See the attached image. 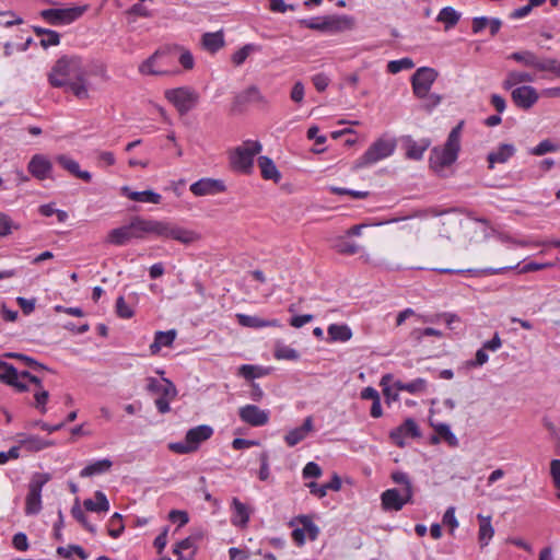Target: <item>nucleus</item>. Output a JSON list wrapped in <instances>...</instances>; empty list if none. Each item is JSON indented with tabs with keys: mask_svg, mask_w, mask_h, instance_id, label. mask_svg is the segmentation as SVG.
Wrapping results in <instances>:
<instances>
[{
	"mask_svg": "<svg viewBox=\"0 0 560 560\" xmlns=\"http://www.w3.org/2000/svg\"><path fill=\"white\" fill-rule=\"evenodd\" d=\"M258 50H260L259 46H257L255 44H246L232 55L231 60L235 66L238 67L245 62V60L252 52H255Z\"/></svg>",
	"mask_w": 560,
	"mask_h": 560,
	"instance_id": "nucleus-48",
	"label": "nucleus"
},
{
	"mask_svg": "<svg viewBox=\"0 0 560 560\" xmlns=\"http://www.w3.org/2000/svg\"><path fill=\"white\" fill-rule=\"evenodd\" d=\"M464 121H459L448 133L445 144L432 149L430 154V167L440 176H444L446 167L451 166L458 158L460 150V133Z\"/></svg>",
	"mask_w": 560,
	"mask_h": 560,
	"instance_id": "nucleus-1",
	"label": "nucleus"
},
{
	"mask_svg": "<svg viewBox=\"0 0 560 560\" xmlns=\"http://www.w3.org/2000/svg\"><path fill=\"white\" fill-rule=\"evenodd\" d=\"M202 538V533L197 532L195 534H191L187 538L180 540L176 544V546L173 549V552L180 557L185 558H191L195 553V550L197 548V541H199Z\"/></svg>",
	"mask_w": 560,
	"mask_h": 560,
	"instance_id": "nucleus-22",
	"label": "nucleus"
},
{
	"mask_svg": "<svg viewBox=\"0 0 560 560\" xmlns=\"http://www.w3.org/2000/svg\"><path fill=\"white\" fill-rule=\"evenodd\" d=\"M122 516L119 513H114L109 520L108 535L112 538H118L124 532Z\"/></svg>",
	"mask_w": 560,
	"mask_h": 560,
	"instance_id": "nucleus-56",
	"label": "nucleus"
},
{
	"mask_svg": "<svg viewBox=\"0 0 560 560\" xmlns=\"http://www.w3.org/2000/svg\"><path fill=\"white\" fill-rule=\"evenodd\" d=\"M189 189L195 196L199 197L223 192L226 190V186L221 179L205 177L192 183Z\"/></svg>",
	"mask_w": 560,
	"mask_h": 560,
	"instance_id": "nucleus-17",
	"label": "nucleus"
},
{
	"mask_svg": "<svg viewBox=\"0 0 560 560\" xmlns=\"http://www.w3.org/2000/svg\"><path fill=\"white\" fill-rule=\"evenodd\" d=\"M236 102L238 104L250 103V102H265V97L260 93L259 89L256 85L248 86L245 91H243L240 95L236 96Z\"/></svg>",
	"mask_w": 560,
	"mask_h": 560,
	"instance_id": "nucleus-46",
	"label": "nucleus"
},
{
	"mask_svg": "<svg viewBox=\"0 0 560 560\" xmlns=\"http://www.w3.org/2000/svg\"><path fill=\"white\" fill-rule=\"evenodd\" d=\"M559 145L553 143L551 140L546 139L539 142L535 148L530 149V154L540 156L549 152H556L559 150Z\"/></svg>",
	"mask_w": 560,
	"mask_h": 560,
	"instance_id": "nucleus-57",
	"label": "nucleus"
},
{
	"mask_svg": "<svg viewBox=\"0 0 560 560\" xmlns=\"http://www.w3.org/2000/svg\"><path fill=\"white\" fill-rule=\"evenodd\" d=\"M313 418L306 417L301 427L294 428L285 434V443L290 447L295 446L301 441H303L308 435L310 432L313 431Z\"/></svg>",
	"mask_w": 560,
	"mask_h": 560,
	"instance_id": "nucleus-20",
	"label": "nucleus"
},
{
	"mask_svg": "<svg viewBox=\"0 0 560 560\" xmlns=\"http://www.w3.org/2000/svg\"><path fill=\"white\" fill-rule=\"evenodd\" d=\"M177 336L175 329L167 331H156L154 341L150 345V351L152 354H156L162 347H171Z\"/></svg>",
	"mask_w": 560,
	"mask_h": 560,
	"instance_id": "nucleus-33",
	"label": "nucleus"
},
{
	"mask_svg": "<svg viewBox=\"0 0 560 560\" xmlns=\"http://www.w3.org/2000/svg\"><path fill=\"white\" fill-rule=\"evenodd\" d=\"M50 480L49 474L36 472L28 483V493L25 498V514L36 515L42 510V489Z\"/></svg>",
	"mask_w": 560,
	"mask_h": 560,
	"instance_id": "nucleus-10",
	"label": "nucleus"
},
{
	"mask_svg": "<svg viewBox=\"0 0 560 560\" xmlns=\"http://www.w3.org/2000/svg\"><path fill=\"white\" fill-rule=\"evenodd\" d=\"M240 419L252 425L262 427L269 421V411L262 410L256 405H245L238 409Z\"/></svg>",
	"mask_w": 560,
	"mask_h": 560,
	"instance_id": "nucleus-16",
	"label": "nucleus"
},
{
	"mask_svg": "<svg viewBox=\"0 0 560 560\" xmlns=\"http://www.w3.org/2000/svg\"><path fill=\"white\" fill-rule=\"evenodd\" d=\"M275 357L278 360L296 361V360H299L300 354H299V352L295 349H293V348H291L289 346L279 345V346L276 347Z\"/></svg>",
	"mask_w": 560,
	"mask_h": 560,
	"instance_id": "nucleus-55",
	"label": "nucleus"
},
{
	"mask_svg": "<svg viewBox=\"0 0 560 560\" xmlns=\"http://www.w3.org/2000/svg\"><path fill=\"white\" fill-rule=\"evenodd\" d=\"M121 192L124 196L129 198L130 200L138 202H148L158 205L161 202L162 196L153 190H144V191H132L128 186H124L121 188Z\"/></svg>",
	"mask_w": 560,
	"mask_h": 560,
	"instance_id": "nucleus-27",
	"label": "nucleus"
},
{
	"mask_svg": "<svg viewBox=\"0 0 560 560\" xmlns=\"http://www.w3.org/2000/svg\"><path fill=\"white\" fill-rule=\"evenodd\" d=\"M89 9V5H77L65 9H46L40 16L51 25H67L80 19Z\"/></svg>",
	"mask_w": 560,
	"mask_h": 560,
	"instance_id": "nucleus-12",
	"label": "nucleus"
},
{
	"mask_svg": "<svg viewBox=\"0 0 560 560\" xmlns=\"http://www.w3.org/2000/svg\"><path fill=\"white\" fill-rule=\"evenodd\" d=\"M511 60L522 65L525 68L537 72H552L556 58L540 57L536 52L527 49L514 51L508 57Z\"/></svg>",
	"mask_w": 560,
	"mask_h": 560,
	"instance_id": "nucleus-11",
	"label": "nucleus"
},
{
	"mask_svg": "<svg viewBox=\"0 0 560 560\" xmlns=\"http://www.w3.org/2000/svg\"><path fill=\"white\" fill-rule=\"evenodd\" d=\"M234 508V514L232 517V523L238 527H245L250 517L249 509L246 504L241 502L237 498H234L232 501Z\"/></svg>",
	"mask_w": 560,
	"mask_h": 560,
	"instance_id": "nucleus-34",
	"label": "nucleus"
},
{
	"mask_svg": "<svg viewBox=\"0 0 560 560\" xmlns=\"http://www.w3.org/2000/svg\"><path fill=\"white\" fill-rule=\"evenodd\" d=\"M224 34L222 31L205 33L201 36V46L207 51L214 54L224 46Z\"/></svg>",
	"mask_w": 560,
	"mask_h": 560,
	"instance_id": "nucleus-30",
	"label": "nucleus"
},
{
	"mask_svg": "<svg viewBox=\"0 0 560 560\" xmlns=\"http://www.w3.org/2000/svg\"><path fill=\"white\" fill-rule=\"evenodd\" d=\"M28 173L38 180L51 178L52 164L44 154H35L27 164Z\"/></svg>",
	"mask_w": 560,
	"mask_h": 560,
	"instance_id": "nucleus-18",
	"label": "nucleus"
},
{
	"mask_svg": "<svg viewBox=\"0 0 560 560\" xmlns=\"http://www.w3.org/2000/svg\"><path fill=\"white\" fill-rule=\"evenodd\" d=\"M299 23L310 30L323 33H338L352 27L351 18L346 15H324L300 20Z\"/></svg>",
	"mask_w": 560,
	"mask_h": 560,
	"instance_id": "nucleus-7",
	"label": "nucleus"
},
{
	"mask_svg": "<svg viewBox=\"0 0 560 560\" xmlns=\"http://www.w3.org/2000/svg\"><path fill=\"white\" fill-rule=\"evenodd\" d=\"M438 78V72L433 68H419L411 78L412 91L418 98H424L431 90L432 84Z\"/></svg>",
	"mask_w": 560,
	"mask_h": 560,
	"instance_id": "nucleus-14",
	"label": "nucleus"
},
{
	"mask_svg": "<svg viewBox=\"0 0 560 560\" xmlns=\"http://www.w3.org/2000/svg\"><path fill=\"white\" fill-rule=\"evenodd\" d=\"M116 313L121 318H131L133 316V311L126 303L124 296H119L116 301Z\"/></svg>",
	"mask_w": 560,
	"mask_h": 560,
	"instance_id": "nucleus-63",
	"label": "nucleus"
},
{
	"mask_svg": "<svg viewBox=\"0 0 560 560\" xmlns=\"http://www.w3.org/2000/svg\"><path fill=\"white\" fill-rule=\"evenodd\" d=\"M56 162L62 168L68 171L70 174H72L73 176H75L86 183L91 182V179H92L91 173L88 171H81L79 163L75 160L71 159L70 156L60 154V155L56 156Z\"/></svg>",
	"mask_w": 560,
	"mask_h": 560,
	"instance_id": "nucleus-23",
	"label": "nucleus"
},
{
	"mask_svg": "<svg viewBox=\"0 0 560 560\" xmlns=\"http://www.w3.org/2000/svg\"><path fill=\"white\" fill-rule=\"evenodd\" d=\"M415 67V62L411 58H401L399 60H392L387 65V71L389 73L396 74L402 70H409Z\"/></svg>",
	"mask_w": 560,
	"mask_h": 560,
	"instance_id": "nucleus-52",
	"label": "nucleus"
},
{
	"mask_svg": "<svg viewBox=\"0 0 560 560\" xmlns=\"http://www.w3.org/2000/svg\"><path fill=\"white\" fill-rule=\"evenodd\" d=\"M238 374L246 380H254L266 374V370L261 366L243 364L238 369Z\"/></svg>",
	"mask_w": 560,
	"mask_h": 560,
	"instance_id": "nucleus-53",
	"label": "nucleus"
},
{
	"mask_svg": "<svg viewBox=\"0 0 560 560\" xmlns=\"http://www.w3.org/2000/svg\"><path fill=\"white\" fill-rule=\"evenodd\" d=\"M20 225L15 223L7 213L0 212V237H5L13 230H19Z\"/></svg>",
	"mask_w": 560,
	"mask_h": 560,
	"instance_id": "nucleus-54",
	"label": "nucleus"
},
{
	"mask_svg": "<svg viewBox=\"0 0 560 560\" xmlns=\"http://www.w3.org/2000/svg\"><path fill=\"white\" fill-rule=\"evenodd\" d=\"M477 520L479 522L478 540L481 547H486L494 535L491 516L478 514Z\"/></svg>",
	"mask_w": 560,
	"mask_h": 560,
	"instance_id": "nucleus-31",
	"label": "nucleus"
},
{
	"mask_svg": "<svg viewBox=\"0 0 560 560\" xmlns=\"http://www.w3.org/2000/svg\"><path fill=\"white\" fill-rule=\"evenodd\" d=\"M164 96L176 107L180 115L190 112L199 102L198 92L190 86L166 90Z\"/></svg>",
	"mask_w": 560,
	"mask_h": 560,
	"instance_id": "nucleus-9",
	"label": "nucleus"
},
{
	"mask_svg": "<svg viewBox=\"0 0 560 560\" xmlns=\"http://www.w3.org/2000/svg\"><path fill=\"white\" fill-rule=\"evenodd\" d=\"M5 357L20 360L21 362H23L24 365L28 366L30 369H32L33 371H35L37 373L49 371V369L47 366H45L44 364L37 362L35 359H33L28 355H25L23 353L10 352V353H7Z\"/></svg>",
	"mask_w": 560,
	"mask_h": 560,
	"instance_id": "nucleus-47",
	"label": "nucleus"
},
{
	"mask_svg": "<svg viewBox=\"0 0 560 560\" xmlns=\"http://www.w3.org/2000/svg\"><path fill=\"white\" fill-rule=\"evenodd\" d=\"M404 145L406 148L407 159L419 161L423 158V153L429 148L430 140L421 139L420 141H416L410 136H407L404 138Z\"/></svg>",
	"mask_w": 560,
	"mask_h": 560,
	"instance_id": "nucleus-21",
	"label": "nucleus"
},
{
	"mask_svg": "<svg viewBox=\"0 0 560 560\" xmlns=\"http://www.w3.org/2000/svg\"><path fill=\"white\" fill-rule=\"evenodd\" d=\"M95 501L86 499L83 502L84 508L90 512H107L109 510V502L102 491H96Z\"/></svg>",
	"mask_w": 560,
	"mask_h": 560,
	"instance_id": "nucleus-40",
	"label": "nucleus"
},
{
	"mask_svg": "<svg viewBox=\"0 0 560 560\" xmlns=\"http://www.w3.org/2000/svg\"><path fill=\"white\" fill-rule=\"evenodd\" d=\"M520 264H516L515 266H506V267H500V268H485V269H450V268H442L438 271L441 273H471V275H483V276H493V275H502L508 270L516 269L518 268Z\"/></svg>",
	"mask_w": 560,
	"mask_h": 560,
	"instance_id": "nucleus-28",
	"label": "nucleus"
},
{
	"mask_svg": "<svg viewBox=\"0 0 560 560\" xmlns=\"http://www.w3.org/2000/svg\"><path fill=\"white\" fill-rule=\"evenodd\" d=\"M154 233V219H143L135 217L129 224L112 230L107 235V242L121 246L131 238H143L148 234Z\"/></svg>",
	"mask_w": 560,
	"mask_h": 560,
	"instance_id": "nucleus-4",
	"label": "nucleus"
},
{
	"mask_svg": "<svg viewBox=\"0 0 560 560\" xmlns=\"http://www.w3.org/2000/svg\"><path fill=\"white\" fill-rule=\"evenodd\" d=\"M174 49L179 52L178 62L183 66V68L186 70H191L195 66L192 54L188 49L180 46H176Z\"/></svg>",
	"mask_w": 560,
	"mask_h": 560,
	"instance_id": "nucleus-58",
	"label": "nucleus"
},
{
	"mask_svg": "<svg viewBox=\"0 0 560 560\" xmlns=\"http://www.w3.org/2000/svg\"><path fill=\"white\" fill-rule=\"evenodd\" d=\"M81 75H88L83 61L79 56H62L51 68L48 74V81L54 88H63L70 81Z\"/></svg>",
	"mask_w": 560,
	"mask_h": 560,
	"instance_id": "nucleus-3",
	"label": "nucleus"
},
{
	"mask_svg": "<svg viewBox=\"0 0 560 560\" xmlns=\"http://www.w3.org/2000/svg\"><path fill=\"white\" fill-rule=\"evenodd\" d=\"M33 30L37 36H43L40 39V45L44 48L59 45L60 34L58 32L39 26H34Z\"/></svg>",
	"mask_w": 560,
	"mask_h": 560,
	"instance_id": "nucleus-42",
	"label": "nucleus"
},
{
	"mask_svg": "<svg viewBox=\"0 0 560 560\" xmlns=\"http://www.w3.org/2000/svg\"><path fill=\"white\" fill-rule=\"evenodd\" d=\"M65 88L80 100H86L90 96L88 75H81L80 78L70 81Z\"/></svg>",
	"mask_w": 560,
	"mask_h": 560,
	"instance_id": "nucleus-39",
	"label": "nucleus"
},
{
	"mask_svg": "<svg viewBox=\"0 0 560 560\" xmlns=\"http://www.w3.org/2000/svg\"><path fill=\"white\" fill-rule=\"evenodd\" d=\"M153 235L190 245L200 240V234L166 220H154Z\"/></svg>",
	"mask_w": 560,
	"mask_h": 560,
	"instance_id": "nucleus-6",
	"label": "nucleus"
},
{
	"mask_svg": "<svg viewBox=\"0 0 560 560\" xmlns=\"http://www.w3.org/2000/svg\"><path fill=\"white\" fill-rule=\"evenodd\" d=\"M427 385H428L427 380H424L422 377H418L409 383H405L402 381L394 382V387L397 390L408 392L410 394H420V393L425 392Z\"/></svg>",
	"mask_w": 560,
	"mask_h": 560,
	"instance_id": "nucleus-38",
	"label": "nucleus"
},
{
	"mask_svg": "<svg viewBox=\"0 0 560 560\" xmlns=\"http://www.w3.org/2000/svg\"><path fill=\"white\" fill-rule=\"evenodd\" d=\"M459 19L460 13L452 7L443 8L436 16V21L443 23L446 31L454 27L458 23Z\"/></svg>",
	"mask_w": 560,
	"mask_h": 560,
	"instance_id": "nucleus-44",
	"label": "nucleus"
},
{
	"mask_svg": "<svg viewBox=\"0 0 560 560\" xmlns=\"http://www.w3.org/2000/svg\"><path fill=\"white\" fill-rule=\"evenodd\" d=\"M392 441L402 447L405 445L404 439L406 436L418 438L420 436V430L416 421L408 418L399 427L394 429L389 434Z\"/></svg>",
	"mask_w": 560,
	"mask_h": 560,
	"instance_id": "nucleus-19",
	"label": "nucleus"
},
{
	"mask_svg": "<svg viewBox=\"0 0 560 560\" xmlns=\"http://www.w3.org/2000/svg\"><path fill=\"white\" fill-rule=\"evenodd\" d=\"M112 465H113L112 460L107 459V458L96 460V462L88 465L86 467H84L80 471V477L86 478V477H92L94 475L103 474V472L109 470Z\"/></svg>",
	"mask_w": 560,
	"mask_h": 560,
	"instance_id": "nucleus-41",
	"label": "nucleus"
},
{
	"mask_svg": "<svg viewBox=\"0 0 560 560\" xmlns=\"http://www.w3.org/2000/svg\"><path fill=\"white\" fill-rule=\"evenodd\" d=\"M71 514L78 522H80L84 526V528L86 530H89L92 534L96 533V527L94 525H92L91 523H89L84 512L82 511V509L79 504L78 499L75 500V503L71 509Z\"/></svg>",
	"mask_w": 560,
	"mask_h": 560,
	"instance_id": "nucleus-51",
	"label": "nucleus"
},
{
	"mask_svg": "<svg viewBox=\"0 0 560 560\" xmlns=\"http://www.w3.org/2000/svg\"><path fill=\"white\" fill-rule=\"evenodd\" d=\"M329 341L331 342H346L351 339L352 330L346 324H331L327 328Z\"/></svg>",
	"mask_w": 560,
	"mask_h": 560,
	"instance_id": "nucleus-35",
	"label": "nucleus"
},
{
	"mask_svg": "<svg viewBox=\"0 0 560 560\" xmlns=\"http://www.w3.org/2000/svg\"><path fill=\"white\" fill-rule=\"evenodd\" d=\"M212 434L213 429L210 425L201 424L188 430L185 438L196 452L200 443L210 439Z\"/></svg>",
	"mask_w": 560,
	"mask_h": 560,
	"instance_id": "nucleus-24",
	"label": "nucleus"
},
{
	"mask_svg": "<svg viewBox=\"0 0 560 560\" xmlns=\"http://www.w3.org/2000/svg\"><path fill=\"white\" fill-rule=\"evenodd\" d=\"M262 150L259 141L246 140L236 147L230 154L232 167L241 173L250 174L254 165V158Z\"/></svg>",
	"mask_w": 560,
	"mask_h": 560,
	"instance_id": "nucleus-5",
	"label": "nucleus"
},
{
	"mask_svg": "<svg viewBox=\"0 0 560 560\" xmlns=\"http://www.w3.org/2000/svg\"><path fill=\"white\" fill-rule=\"evenodd\" d=\"M0 381L7 385L14 387L18 392L24 393L30 390V385L25 380H30L33 375L28 371L19 372L11 363L0 361Z\"/></svg>",
	"mask_w": 560,
	"mask_h": 560,
	"instance_id": "nucleus-13",
	"label": "nucleus"
},
{
	"mask_svg": "<svg viewBox=\"0 0 560 560\" xmlns=\"http://www.w3.org/2000/svg\"><path fill=\"white\" fill-rule=\"evenodd\" d=\"M303 528L305 529V535L308 536L311 540H315L319 534L318 527L308 516H301L300 518Z\"/></svg>",
	"mask_w": 560,
	"mask_h": 560,
	"instance_id": "nucleus-61",
	"label": "nucleus"
},
{
	"mask_svg": "<svg viewBox=\"0 0 560 560\" xmlns=\"http://www.w3.org/2000/svg\"><path fill=\"white\" fill-rule=\"evenodd\" d=\"M514 153V145L501 144L495 151L488 154L489 168L492 170L495 163H505Z\"/></svg>",
	"mask_w": 560,
	"mask_h": 560,
	"instance_id": "nucleus-32",
	"label": "nucleus"
},
{
	"mask_svg": "<svg viewBox=\"0 0 560 560\" xmlns=\"http://www.w3.org/2000/svg\"><path fill=\"white\" fill-rule=\"evenodd\" d=\"M260 469L258 477L260 480L266 481L270 477V468H269V454L268 452H261L259 454Z\"/></svg>",
	"mask_w": 560,
	"mask_h": 560,
	"instance_id": "nucleus-62",
	"label": "nucleus"
},
{
	"mask_svg": "<svg viewBox=\"0 0 560 560\" xmlns=\"http://www.w3.org/2000/svg\"><path fill=\"white\" fill-rule=\"evenodd\" d=\"M535 81V75L525 71H510L502 83L504 90H511L520 83H532Z\"/></svg>",
	"mask_w": 560,
	"mask_h": 560,
	"instance_id": "nucleus-36",
	"label": "nucleus"
},
{
	"mask_svg": "<svg viewBox=\"0 0 560 560\" xmlns=\"http://www.w3.org/2000/svg\"><path fill=\"white\" fill-rule=\"evenodd\" d=\"M442 523L445 525V526H448L451 528V533L454 532V529H456L458 527V521L455 516V508L454 506H450L444 515H443V520H442Z\"/></svg>",
	"mask_w": 560,
	"mask_h": 560,
	"instance_id": "nucleus-64",
	"label": "nucleus"
},
{
	"mask_svg": "<svg viewBox=\"0 0 560 560\" xmlns=\"http://www.w3.org/2000/svg\"><path fill=\"white\" fill-rule=\"evenodd\" d=\"M335 248L340 254L354 255L359 252V245L352 242H348L345 238H340L335 244Z\"/></svg>",
	"mask_w": 560,
	"mask_h": 560,
	"instance_id": "nucleus-60",
	"label": "nucleus"
},
{
	"mask_svg": "<svg viewBox=\"0 0 560 560\" xmlns=\"http://www.w3.org/2000/svg\"><path fill=\"white\" fill-rule=\"evenodd\" d=\"M19 436L21 438L19 440L20 446H24L27 451L31 452H38L52 445L51 442L44 441L37 435L20 434Z\"/></svg>",
	"mask_w": 560,
	"mask_h": 560,
	"instance_id": "nucleus-37",
	"label": "nucleus"
},
{
	"mask_svg": "<svg viewBox=\"0 0 560 560\" xmlns=\"http://www.w3.org/2000/svg\"><path fill=\"white\" fill-rule=\"evenodd\" d=\"M165 50H156L139 66V72L143 75H160L167 71L160 69L158 61L165 55Z\"/></svg>",
	"mask_w": 560,
	"mask_h": 560,
	"instance_id": "nucleus-26",
	"label": "nucleus"
},
{
	"mask_svg": "<svg viewBox=\"0 0 560 560\" xmlns=\"http://www.w3.org/2000/svg\"><path fill=\"white\" fill-rule=\"evenodd\" d=\"M396 149V140L390 138H380L374 141L364 154L357 160L355 168H363L377 163L390 156Z\"/></svg>",
	"mask_w": 560,
	"mask_h": 560,
	"instance_id": "nucleus-8",
	"label": "nucleus"
},
{
	"mask_svg": "<svg viewBox=\"0 0 560 560\" xmlns=\"http://www.w3.org/2000/svg\"><path fill=\"white\" fill-rule=\"evenodd\" d=\"M147 390L152 394H160L164 396H171V398L176 396V388L174 384L167 378H163L162 383L155 377H148L147 380Z\"/></svg>",
	"mask_w": 560,
	"mask_h": 560,
	"instance_id": "nucleus-25",
	"label": "nucleus"
},
{
	"mask_svg": "<svg viewBox=\"0 0 560 560\" xmlns=\"http://www.w3.org/2000/svg\"><path fill=\"white\" fill-rule=\"evenodd\" d=\"M511 97L516 107L528 110L538 102L539 93L534 86L524 84L513 89Z\"/></svg>",
	"mask_w": 560,
	"mask_h": 560,
	"instance_id": "nucleus-15",
	"label": "nucleus"
},
{
	"mask_svg": "<svg viewBox=\"0 0 560 560\" xmlns=\"http://www.w3.org/2000/svg\"><path fill=\"white\" fill-rule=\"evenodd\" d=\"M257 162L264 179L273 180L275 183H278L281 179V173L278 171L275 162L270 158L260 155Z\"/></svg>",
	"mask_w": 560,
	"mask_h": 560,
	"instance_id": "nucleus-29",
	"label": "nucleus"
},
{
	"mask_svg": "<svg viewBox=\"0 0 560 560\" xmlns=\"http://www.w3.org/2000/svg\"><path fill=\"white\" fill-rule=\"evenodd\" d=\"M392 480L404 486L401 490L387 489L381 494V503L384 511H400L405 504L413 502V487L409 476L404 471H394Z\"/></svg>",
	"mask_w": 560,
	"mask_h": 560,
	"instance_id": "nucleus-2",
	"label": "nucleus"
},
{
	"mask_svg": "<svg viewBox=\"0 0 560 560\" xmlns=\"http://www.w3.org/2000/svg\"><path fill=\"white\" fill-rule=\"evenodd\" d=\"M434 430L439 434V436L441 439H443L450 446L455 447L458 445V439L452 432L448 424H446V423L435 424Z\"/></svg>",
	"mask_w": 560,
	"mask_h": 560,
	"instance_id": "nucleus-50",
	"label": "nucleus"
},
{
	"mask_svg": "<svg viewBox=\"0 0 560 560\" xmlns=\"http://www.w3.org/2000/svg\"><path fill=\"white\" fill-rule=\"evenodd\" d=\"M329 191L334 195H348L351 196L353 199H365L369 197V191H362V190H353L348 188H341L337 186H330Z\"/></svg>",
	"mask_w": 560,
	"mask_h": 560,
	"instance_id": "nucleus-59",
	"label": "nucleus"
},
{
	"mask_svg": "<svg viewBox=\"0 0 560 560\" xmlns=\"http://www.w3.org/2000/svg\"><path fill=\"white\" fill-rule=\"evenodd\" d=\"M238 323L244 327L260 328L267 326H280L277 319L264 320L257 316H249L245 314L237 315Z\"/></svg>",
	"mask_w": 560,
	"mask_h": 560,
	"instance_id": "nucleus-43",
	"label": "nucleus"
},
{
	"mask_svg": "<svg viewBox=\"0 0 560 560\" xmlns=\"http://www.w3.org/2000/svg\"><path fill=\"white\" fill-rule=\"evenodd\" d=\"M77 555L81 560H86L89 558V555L85 552V550L79 546V545H69L66 547H58L57 548V555L65 558L70 559L72 555Z\"/></svg>",
	"mask_w": 560,
	"mask_h": 560,
	"instance_id": "nucleus-49",
	"label": "nucleus"
},
{
	"mask_svg": "<svg viewBox=\"0 0 560 560\" xmlns=\"http://www.w3.org/2000/svg\"><path fill=\"white\" fill-rule=\"evenodd\" d=\"M30 390L33 392L34 396V402H32V406L39 410L42 413H45L47 411L46 405L49 399V392L43 386H34L33 388L30 387Z\"/></svg>",
	"mask_w": 560,
	"mask_h": 560,
	"instance_id": "nucleus-45",
	"label": "nucleus"
}]
</instances>
